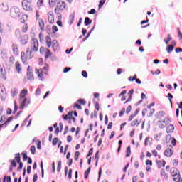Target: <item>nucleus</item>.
Returning a JSON list of instances; mask_svg holds the SVG:
<instances>
[{
  "label": "nucleus",
  "mask_w": 182,
  "mask_h": 182,
  "mask_svg": "<svg viewBox=\"0 0 182 182\" xmlns=\"http://www.w3.org/2000/svg\"><path fill=\"white\" fill-rule=\"evenodd\" d=\"M77 102H78V103H80V105H86V101H85V100H83V99H79V100H77Z\"/></svg>",
  "instance_id": "51"
},
{
  "label": "nucleus",
  "mask_w": 182,
  "mask_h": 182,
  "mask_svg": "<svg viewBox=\"0 0 182 182\" xmlns=\"http://www.w3.org/2000/svg\"><path fill=\"white\" fill-rule=\"evenodd\" d=\"M174 50V48L172 46H168L166 47V51L168 53H171V51Z\"/></svg>",
  "instance_id": "43"
},
{
  "label": "nucleus",
  "mask_w": 182,
  "mask_h": 182,
  "mask_svg": "<svg viewBox=\"0 0 182 182\" xmlns=\"http://www.w3.org/2000/svg\"><path fill=\"white\" fill-rule=\"evenodd\" d=\"M173 166H178V159H173Z\"/></svg>",
  "instance_id": "59"
},
{
  "label": "nucleus",
  "mask_w": 182,
  "mask_h": 182,
  "mask_svg": "<svg viewBox=\"0 0 182 182\" xmlns=\"http://www.w3.org/2000/svg\"><path fill=\"white\" fill-rule=\"evenodd\" d=\"M38 38H39L40 42H43V35L42 34V33H39Z\"/></svg>",
  "instance_id": "55"
},
{
  "label": "nucleus",
  "mask_w": 182,
  "mask_h": 182,
  "mask_svg": "<svg viewBox=\"0 0 182 182\" xmlns=\"http://www.w3.org/2000/svg\"><path fill=\"white\" fill-rule=\"evenodd\" d=\"M170 122H171L170 120V118L166 117L164 119L159 120L158 122V126H159V127H160V129H164V127H166V126H167V124H169Z\"/></svg>",
  "instance_id": "12"
},
{
  "label": "nucleus",
  "mask_w": 182,
  "mask_h": 182,
  "mask_svg": "<svg viewBox=\"0 0 182 182\" xmlns=\"http://www.w3.org/2000/svg\"><path fill=\"white\" fill-rule=\"evenodd\" d=\"M48 72H49V65H48L44 66L43 69H36V73L38 75L41 80H43V73H45V75H48Z\"/></svg>",
  "instance_id": "9"
},
{
  "label": "nucleus",
  "mask_w": 182,
  "mask_h": 182,
  "mask_svg": "<svg viewBox=\"0 0 182 182\" xmlns=\"http://www.w3.org/2000/svg\"><path fill=\"white\" fill-rule=\"evenodd\" d=\"M50 8L54 9V12L56 15H60V12L68 10V4L63 0H48Z\"/></svg>",
  "instance_id": "1"
},
{
  "label": "nucleus",
  "mask_w": 182,
  "mask_h": 182,
  "mask_svg": "<svg viewBox=\"0 0 182 182\" xmlns=\"http://www.w3.org/2000/svg\"><path fill=\"white\" fill-rule=\"evenodd\" d=\"M88 14H90V15H95V14H96V10L95 9H92L90 11H88Z\"/></svg>",
  "instance_id": "57"
},
{
  "label": "nucleus",
  "mask_w": 182,
  "mask_h": 182,
  "mask_svg": "<svg viewBox=\"0 0 182 182\" xmlns=\"http://www.w3.org/2000/svg\"><path fill=\"white\" fill-rule=\"evenodd\" d=\"M62 168V161H59L58 162V166H57V171L58 173H60V169Z\"/></svg>",
  "instance_id": "42"
},
{
  "label": "nucleus",
  "mask_w": 182,
  "mask_h": 182,
  "mask_svg": "<svg viewBox=\"0 0 182 182\" xmlns=\"http://www.w3.org/2000/svg\"><path fill=\"white\" fill-rule=\"evenodd\" d=\"M156 164L158 168H161L166 167V161L165 160H156Z\"/></svg>",
  "instance_id": "22"
},
{
  "label": "nucleus",
  "mask_w": 182,
  "mask_h": 182,
  "mask_svg": "<svg viewBox=\"0 0 182 182\" xmlns=\"http://www.w3.org/2000/svg\"><path fill=\"white\" fill-rule=\"evenodd\" d=\"M5 178H6V182H11V176H5L4 179V182H5Z\"/></svg>",
  "instance_id": "61"
},
{
  "label": "nucleus",
  "mask_w": 182,
  "mask_h": 182,
  "mask_svg": "<svg viewBox=\"0 0 182 182\" xmlns=\"http://www.w3.org/2000/svg\"><path fill=\"white\" fill-rule=\"evenodd\" d=\"M58 143H59V138L58 137H55L53 139V146H56V144H58Z\"/></svg>",
  "instance_id": "45"
},
{
  "label": "nucleus",
  "mask_w": 182,
  "mask_h": 182,
  "mask_svg": "<svg viewBox=\"0 0 182 182\" xmlns=\"http://www.w3.org/2000/svg\"><path fill=\"white\" fill-rule=\"evenodd\" d=\"M11 49L14 55L15 56H18L19 55V47L18 46V44L13 43L11 46Z\"/></svg>",
  "instance_id": "17"
},
{
  "label": "nucleus",
  "mask_w": 182,
  "mask_h": 182,
  "mask_svg": "<svg viewBox=\"0 0 182 182\" xmlns=\"http://www.w3.org/2000/svg\"><path fill=\"white\" fill-rule=\"evenodd\" d=\"M18 89H16V88L11 89V95L12 97H16V96H18Z\"/></svg>",
  "instance_id": "28"
},
{
  "label": "nucleus",
  "mask_w": 182,
  "mask_h": 182,
  "mask_svg": "<svg viewBox=\"0 0 182 182\" xmlns=\"http://www.w3.org/2000/svg\"><path fill=\"white\" fill-rule=\"evenodd\" d=\"M146 171H151V166H153V161L147 159L146 161Z\"/></svg>",
  "instance_id": "24"
},
{
  "label": "nucleus",
  "mask_w": 182,
  "mask_h": 182,
  "mask_svg": "<svg viewBox=\"0 0 182 182\" xmlns=\"http://www.w3.org/2000/svg\"><path fill=\"white\" fill-rule=\"evenodd\" d=\"M153 141V138L148 136L145 139L144 141V146H147L149 144H151V142Z\"/></svg>",
  "instance_id": "27"
},
{
  "label": "nucleus",
  "mask_w": 182,
  "mask_h": 182,
  "mask_svg": "<svg viewBox=\"0 0 182 182\" xmlns=\"http://www.w3.org/2000/svg\"><path fill=\"white\" fill-rule=\"evenodd\" d=\"M82 76H83V77H87V72L85 70L82 71Z\"/></svg>",
  "instance_id": "60"
},
{
  "label": "nucleus",
  "mask_w": 182,
  "mask_h": 182,
  "mask_svg": "<svg viewBox=\"0 0 182 182\" xmlns=\"http://www.w3.org/2000/svg\"><path fill=\"white\" fill-rule=\"evenodd\" d=\"M38 25L41 31H45V22H43V20H40L38 21Z\"/></svg>",
  "instance_id": "29"
},
{
  "label": "nucleus",
  "mask_w": 182,
  "mask_h": 182,
  "mask_svg": "<svg viewBox=\"0 0 182 182\" xmlns=\"http://www.w3.org/2000/svg\"><path fill=\"white\" fill-rule=\"evenodd\" d=\"M170 174L175 182H182L181 175H180V171L176 167L170 168Z\"/></svg>",
  "instance_id": "3"
},
{
  "label": "nucleus",
  "mask_w": 182,
  "mask_h": 182,
  "mask_svg": "<svg viewBox=\"0 0 182 182\" xmlns=\"http://www.w3.org/2000/svg\"><path fill=\"white\" fill-rule=\"evenodd\" d=\"M36 5L38 8H41V6H43V0H38Z\"/></svg>",
  "instance_id": "44"
},
{
  "label": "nucleus",
  "mask_w": 182,
  "mask_h": 182,
  "mask_svg": "<svg viewBox=\"0 0 182 182\" xmlns=\"http://www.w3.org/2000/svg\"><path fill=\"white\" fill-rule=\"evenodd\" d=\"M151 153H152L154 157H158L159 159H161V156H160V154H159L157 151H156V150L151 151Z\"/></svg>",
  "instance_id": "37"
},
{
  "label": "nucleus",
  "mask_w": 182,
  "mask_h": 182,
  "mask_svg": "<svg viewBox=\"0 0 182 182\" xmlns=\"http://www.w3.org/2000/svg\"><path fill=\"white\" fill-rule=\"evenodd\" d=\"M9 9V6L7 2L4 1L0 4V11H1V12H8Z\"/></svg>",
  "instance_id": "18"
},
{
  "label": "nucleus",
  "mask_w": 182,
  "mask_h": 182,
  "mask_svg": "<svg viewBox=\"0 0 182 182\" xmlns=\"http://www.w3.org/2000/svg\"><path fill=\"white\" fill-rule=\"evenodd\" d=\"M41 55H44L46 59H49L52 57V52L48 48H45L44 47L40 48Z\"/></svg>",
  "instance_id": "11"
},
{
  "label": "nucleus",
  "mask_w": 182,
  "mask_h": 182,
  "mask_svg": "<svg viewBox=\"0 0 182 182\" xmlns=\"http://www.w3.org/2000/svg\"><path fill=\"white\" fill-rule=\"evenodd\" d=\"M36 181H38V174L36 173L33 176V182H36Z\"/></svg>",
  "instance_id": "64"
},
{
  "label": "nucleus",
  "mask_w": 182,
  "mask_h": 182,
  "mask_svg": "<svg viewBox=\"0 0 182 182\" xmlns=\"http://www.w3.org/2000/svg\"><path fill=\"white\" fill-rule=\"evenodd\" d=\"M31 104V98L25 97L21 100V102L20 103V107L21 109H25L26 106H28V105Z\"/></svg>",
  "instance_id": "15"
},
{
  "label": "nucleus",
  "mask_w": 182,
  "mask_h": 182,
  "mask_svg": "<svg viewBox=\"0 0 182 182\" xmlns=\"http://www.w3.org/2000/svg\"><path fill=\"white\" fill-rule=\"evenodd\" d=\"M15 160L17 163H21V154L18 153L16 154Z\"/></svg>",
  "instance_id": "40"
},
{
  "label": "nucleus",
  "mask_w": 182,
  "mask_h": 182,
  "mask_svg": "<svg viewBox=\"0 0 182 182\" xmlns=\"http://www.w3.org/2000/svg\"><path fill=\"white\" fill-rule=\"evenodd\" d=\"M15 69H16V72H17L18 75H21V73H22V65H21L20 61H16L15 63Z\"/></svg>",
  "instance_id": "19"
},
{
  "label": "nucleus",
  "mask_w": 182,
  "mask_h": 182,
  "mask_svg": "<svg viewBox=\"0 0 182 182\" xmlns=\"http://www.w3.org/2000/svg\"><path fill=\"white\" fill-rule=\"evenodd\" d=\"M29 50L32 52H38L39 49V41H38L37 38H33L30 41V47Z\"/></svg>",
  "instance_id": "7"
},
{
  "label": "nucleus",
  "mask_w": 182,
  "mask_h": 182,
  "mask_svg": "<svg viewBox=\"0 0 182 182\" xmlns=\"http://www.w3.org/2000/svg\"><path fill=\"white\" fill-rule=\"evenodd\" d=\"M173 154H174V151H173L170 148L166 149L164 152V154L166 157H171V156H173Z\"/></svg>",
  "instance_id": "21"
},
{
  "label": "nucleus",
  "mask_w": 182,
  "mask_h": 182,
  "mask_svg": "<svg viewBox=\"0 0 182 182\" xmlns=\"http://www.w3.org/2000/svg\"><path fill=\"white\" fill-rule=\"evenodd\" d=\"M52 31H53V35H55V33H56L58 32V26H53Z\"/></svg>",
  "instance_id": "49"
},
{
  "label": "nucleus",
  "mask_w": 182,
  "mask_h": 182,
  "mask_svg": "<svg viewBox=\"0 0 182 182\" xmlns=\"http://www.w3.org/2000/svg\"><path fill=\"white\" fill-rule=\"evenodd\" d=\"M124 113H126V108H122L119 112V117H122Z\"/></svg>",
  "instance_id": "48"
},
{
  "label": "nucleus",
  "mask_w": 182,
  "mask_h": 182,
  "mask_svg": "<svg viewBox=\"0 0 182 182\" xmlns=\"http://www.w3.org/2000/svg\"><path fill=\"white\" fill-rule=\"evenodd\" d=\"M28 95V90L23 89L19 94V100H22V99H25V97Z\"/></svg>",
  "instance_id": "25"
},
{
  "label": "nucleus",
  "mask_w": 182,
  "mask_h": 182,
  "mask_svg": "<svg viewBox=\"0 0 182 182\" xmlns=\"http://www.w3.org/2000/svg\"><path fill=\"white\" fill-rule=\"evenodd\" d=\"M27 77L30 80H32V79H33V72L32 68L30 65H28L27 68Z\"/></svg>",
  "instance_id": "20"
},
{
  "label": "nucleus",
  "mask_w": 182,
  "mask_h": 182,
  "mask_svg": "<svg viewBox=\"0 0 182 182\" xmlns=\"http://www.w3.org/2000/svg\"><path fill=\"white\" fill-rule=\"evenodd\" d=\"M90 170H91V168L89 167L88 169L85 172V180H87V178H89V174L90 173Z\"/></svg>",
  "instance_id": "35"
},
{
  "label": "nucleus",
  "mask_w": 182,
  "mask_h": 182,
  "mask_svg": "<svg viewBox=\"0 0 182 182\" xmlns=\"http://www.w3.org/2000/svg\"><path fill=\"white\" fill-rule=\"evenodd\" d=\"M9 62L10 65H14L15 63V57H14L13 55L10 56L9 59Z\"/></svg>",
  "instance_id": "39"
},
{
  "label": "nucleus",
  "mask_w": 182,
  "mask_h": 182,
  "mask_svg": "<svg viewBox=\"0 0 182 182\" xmlns=\"http://www.w3.org/2000/svg\"><path fill=\"white\" fill-rule=\"evenodd\" d=\"M130 112H132V106H128L127 109H126V114H129V113H130Z\"/></svg>",
  "instance_id": "53"
},
{
  "label": "nucleus",
  "mask_w": 182,
  "mask_h": 182,
  "mask_svg": "<svg viewBox=\"0 0 182 182\" xmlns=\"http://www.w3.org/2000/svg\"><path fill=\"white\" fill-rule=\"evenodd\" d=\"M105 2H106V0H100V4L98 5L99 9H100V8H102V6H103V5H105Z\"/></svg>",
  "instance_id": "47"
},
{
  "label": "nucleus",
  "mask_w": 182,
  "mask_h": 182,
  "mask_svg": "<svg viewBox=\"0 0 182 182\" xmlns=\"http://www.w3.org/2000/svg\"><path fill=\"white\" fill-rule=\"evenodd\" d=\"M12 120H14V117H10L6 119V121L4 122V123L3 124H4V125L8 124L11 123V122H12Z\"/></svg>",
  "instance_id": "38"
},
{
  "label": "nucleus",
  "mask_w": 182,
  "mask_h": 182,
  "mask_svg": "<svg viewBox=\"0 0 182 182\" xmlns=\"http://www.w3.org/2000/svg\"><path fill=\"white\" fill-rule=\"evenodd\" d=\"M154 105V102H152L147 106L148 109H144L142 115L146 116V113H148L149 116H153V113H154V109H151V107H153Z\"/></svg>",
  "instance_id": "10"
},
{
  "label": "nucleus",
  "mask_w": 182,
  "mask_h": 182,
  "mask_svg": "<svg viewBox=\"0 0 182 182\" xmlns=\"http://www.w3.org/2000/svg\"><path fill=\"white\" fill-rule=\"evenodd\" d=\"M48 21L51 25H53V23H55V14H53V11H49L48 13Z\"/></svg>",
  "instance_id": "16"
},
{
  "label": "nucleus",
  "mask_w": 182,
  "mask_h": 182,
  "mask_svg": "<svg viewBox=\"0 0 182 182\" xmlns=\"http://www.w3.org/2000/svg\"><path fill=\"white\" fill-rule=\"evenodd\" d=\"M134 92V90H131L129 91L128 92L129 98L125 101L124 103H129V102L132 100V95H133Z\"/></svg>",
  "instance_id": "30"
},
{
  "label": "nucleus",
  "mask_w": 182,
  "mask_h": 182,
  "mask_svg": "<svg viewBox=\"0 0 182 182\" xmlns=\"http://www.w3.org/2000/svg\"><path fill=\"white\" fill-rule=\"evenodd\" d=\"M55 43H58V41H54L52 43V38H50V36H46V43L47 47L51 48L53 46V48H55Z\"/></svg>",
  "instance_id": "14"
},
{
  "label": "nucleus",
  "mask_w": 182,
  "mask_h": 182,
  "mask_svg": "<svg viewBox=\"0 0 182 182\" xmlns=\"http://www.w3.org/2000/svg\"><path fill=\"white\" fill-rule=\"evenodd\" d=\"M141 122V119H140L139 121V119H134L131 122L130 126L132 127H134V126H139Z\"/></svg>",
  "instance_id": "26"
},
{
  "label": "nucleus",
  "mask_w": 182,
  "mask_h": 182,
  "mask_svg": "<svg viewBox=\"0 0 182 182\" xmlns=\"http://www.w3.org/2000/svg\"><path fill=\"white\" fill-rule=\"evenodd\" d=\"M139 181V176H135L132 177V182H137Z\"/></svg>",
  "instance_id": "56"
},
{
  "label": "nucleus",
  "mask_w": 182,
  "mask_h": 182,
  "mask_svg": "<svg viewBox=\"0 0 182 182\" xmlns=\"http://www.w3.org/2000/svg\"><path fill=\"white\" fill-rule=\"evenodd\" d=\"M19 166L17 168V171H19L20 170H22V167H23V164L22 162L18 163Z\"/></svg>",
  "instance_id": "54"
},
{
  "label": "nucleus",
  "mask_w": 182,
  "mask_h": 182,
  "mask_svg": "<svg viewBox=\"0 0 182 182\" xmlns=\"http://www.w3.org/2000/svg\"><path fill=\"white\" fill-rule=\"evenodd\" d=\"M92 154H93V148H91L88 152V154L87 156V157H90V156H92Z\"/></svg>",
  "instance_id": "58"
},
{
  "label": "nucleus",
  "mask_w": 182,
  "mask_h": 182,
  "mask_svg": "<svg viewBox=\"0 0 182 182\" xmlns=\"http://www.w3.org/2000/svg\"><path fill=\"white\" fill-rule=\"evenodd\" d=\"M36 96H39L41 95V88H37L36 90Z\"/></svg>",
  "instance_id": "62"
},
{
  "label": "nucleus",
  "mask_w": 182,
  "mask_h": 182,
  "mask_svg": "<svg viewBox=\"0 0 182 182\" xmlns=\"http://www.w3.org/2000/svg\"><path fill=\"white\" fill-rule=\"evenodd\" d=\"M137 79V75H134L133 77H129V80L130 82H133L134 80H136Z\"/></svg>",
  "instance_id": "50"
},
{
  "label": "nucleus",
  "mask_w": 182,
  "mask_h": 182,
  "mask_svg": "<svg viewBox=\"0 0 182 182\" xmlns=\"http://www.w3.org/2000/svg\"><path fill=\"white\" fill-rule=\"evenodd\" d=\"M75 116V117H73ZM63 119L64 120H68L69 119V123H72L70 120H73L74 123H76V118L77 117V112L76 111H71L69 112L66 115H63Z\"/></svg>",
  "instance_id": "8"
},
{
  "label": "nucleus",
  "mask_w": 182,
  "mask_h": 182,
  "mask_svg": "<svg viewBox=\"0 0 182 182\" xmlns=\"http://www.w3.org/2000/svg\"><path fill=\"white\" fill-rule=\"evenodd\" d=\"M21 15H22V12H21V10L17 6H13L10 9V16L13 19H19L21 18Z\"/></svg>",
  "instance_id": "5"
},
{
  "label": "nucleus",
  "mask_w": 182,
  "mask_h": 182,
  "mask_svg": "<svg viewBox=\"0 0 182 182\" xmlns=\"http://www.w3.org/2000/svg\"><path fill=\"white\" fill-rule=\"evenodd\" d=\"M166 132H167V133H173V132H174V125L170 124V125L166 128Z\"/></svg>",
  "instance_id": "31"
},
{
  "label": "nucleus",
  "mask_w": 182,
  "mask_h": 182,
  "mask_svg": "<svg viewBox=\"0 0 182 182\" xmlns=\"http://www.w3.org/2000/svg\"><path fill=\"white\" fill-rule=\"evenodd\" d=\"M95 160L96 161V164H97V162L99 161V151H97L96 153H95Z\"/></svg>",
  "instance_id": "52"
},
{
  "label": "nucleus",
  "mask_w": 182,
  "mask_h": 182,
  "mask_svg": "<svg viewBox=\"0 0 182 182\" xmlns=\"http://www.w3.org/2000/svg\"><path fill=\"white\" fill-rule=\"evenodd\" d=\"M0 79L3 82H5V80H6V69L4 65H0Z\"/></svg>",
  "instance_id": "13"
},
{
  "label": "nucleus",
  "mask_w": 182,
  "mask_h": 182,
  "mask_svg": "<svg viewBox=\"0 0 182 182\" xmlns=\"http://www.w3.org/2000/svg\"><path fill=\"white\" fill-rule=\"evenodd\" d=\"M32 58H33V55H32V51L29 50V48H26V52L22 51L21 53V60L23 65H28V60L32 59Z\"/></svg>",
  "instance_id": "2"
},
{
  "label": "nucleus",
  "mask_w": 182,
  "mask_h": 182,
  "mask_svg": "<svg viewBox=\"0 0 182 182\" xmlns=\"http://www.w3.org/2000/svg\"><path fill=\"white\" fill-rule=\"evenodd\" d=\"M68 178L70 180L72 178V169H69L68 171Z\"/></svg>",
  "instance_id": "63"
},
{
  "label": "nucleus",
  "mask_w": 182,
  "mask_h": 182,
  "mask_svg": "<svg viewBox=\"0 0 182 182\" xmlns=\"http://www.w3.org/2000/svg\"><path fill=\"white\" fill-rule=\"evenodd\" d=\"M80 156V152L76 151L75 155H74V160H75V161H77L79 160V156Z\"/></svg>",
  "instance_id": "41"
},
{
  "label": "nucleus",
  "mask_w": 182,
  "mask_h": 182,
  "mask_svg": "<svg viewBox=\"0 0 182 182\" xmlns=\"http://www.w3.org/2000/svg\"><path fill=\"white\" fill-rule=\"evenodd\" d=\"M20 18L21 23H25L28 21V16L26 14L21 13Z\"/></svg>",
  "instance_id": "23"
},
{
  "label": "nucleus",
  "mask_w": 182,
  "mask_h": 182,
  "mask_svg": "<svg viewBox=\"0 0 182 182\" xmlns=\"http://www.w3.org/2000/svg\"><path fill=\"white\" fill-rule=\"evenodd\" d=\"M30 150L31 154H35V153H36V148L35 147V146H31Z\"/></svg>",
  "instance_id": "46"
},
{
  "label": "nucleus",
  "mask_w": 182,
  "mask_h": 182,
  "mask_svg": "<svg viewBox=\"0 0 182 182\" xmlns=\"http://www.w3.org/2000/svg\"><path fill=\"white\" fill-rule=\"evenodd\" d=\"M130 154H132V150H131L130 146H129L126 150L125 157H130Z\"/></svg>",
  "instance_id": "33"
},
{
  "label": "nucleus",
  "mask_w": 182,
  "mask_h": 182,
  "mask_svg": "<svg viewBox=\"0 0 182 182\" xmlns=\"http://www.w3.org/2000/svg\"><path fill=\"white\" fill-rule=\"evenodd\" d=\"M92 23V20L89 18V17H86L85 19V25L86 26H88V25H90Z\"/></svg>",
  "instance_id": "36"
},
{
  "label": "nucleus",
  "mask_w": 182,
  "mask_h": 182,
  "mask_svg": "<svg viewBox=\"0 0 182 182\" xmlns=\"http://www.w3.org/2000/svg\"><path fill=\"white\" fill-rule=\"evenodd\" d=\"M166 113H164V111H160L156 114L157 119H161V117H164L165 116Z\"/></svg>",
  "instance_id": "32"
},
{
  "label": "nucleus",
  "mask_w": 182,
  "mask_h": 182,
  "mask_svg": "<svg viewBox=\"0 0 182 182\" xmlns=\"http://www.w3.org/2000/svg\"><path fill=\"white\" fill-rule=\"evenodd\" d=\"M21 5L23 9L26 11V12H32V11H33V4L31 0H23Z\"/></svg>",
  "instance_id": "6"
},
{
  "label": "nucleus",
  "mask_w": 182,
  "mask_h": 182,
  "mask_svg": "<svg viewBox=\"0 0 182 182\" xmlns=\"http://www.w3.org/2000/svg\"><path fill=\"white\" fill-rule=\"evenodd\" d=\"M28 29H29V26H28V23L23 24L22 27V32L26 33V32H28Z\"/></svg>",
  "instance_id": "34"
},
{
  "label": "nucleus",
  "mask_w": 182,
  "mask_h": 182,
  "mask_svg": "<svg viewBox=\"0 0 182 182\" xmlns=\"http://www.w3.org/2000/svg\"><path fill=\"white\" fill-rule=\"evenodd\" d=\"M15 35L16 38H18L21 45H26L28 42H29V37L28 36H22L21 30L16 29L15 31Z\"/></svg>",
  "instance_id": "4"
}]
</instances>
